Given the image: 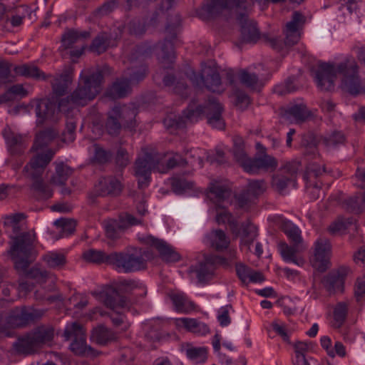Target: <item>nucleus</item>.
<instances>
[{"mask_svg":"<svg viewBox=\"0 0 365 365\" xmlns=\"http://www.w3.org/2000/svg\"><path fill=\"white\" fill-rule=\"evenodd\" d=\"M103 76L99 68H86L82 71L78 86L70 97L61 99L58 108L51 99L38 100L36 114L39 123L46 120H56L58 113H68L74 105L85 106L99 93Z\"/></svg>","mask_w":365,"mask_h":365,"instance_id":"nucleus-1","label":"nucleus"},{"mask_svg":"<svg viewBox=\"0 0 365 365\" xmlns=\"http://www.w3.org/2000/svg\"><path fill=\"white\" fill-rule=\"evenodd\" d=\"M359 66L351 56L345 57L338 63H321L313 71L314 81L322 91H331L338 75L341 76V88L352 96L365 93V84L359 76Z\"/></svg>","mask_w":365,"mask_h":365,"instance_id":"nucleus-2","label":"nucleus"},{"mask_svg":"<svg viewBox=\"0 0 365 365\" xmlns=\"http://www.w3.org/2000/svg\"><path fill=\"white\" fill-rule=\"evenodd\" d=\"M26 217L23 212L6 215L1 217L5 232L11 239L9 254L18 270H25L29 263L35 233L26 232Z\"/></svg>","mask_w":365,"mask_h":365,"instance_id":"nucleus-3","label":"nucleus"},{"mask_svg":"<svg viewBox=\"0 0 365 365\" xmlns=\"http://www.w3.org/2000/svg\"><path fill=\"white\" fill-rule=\"evenodd\" d=\"M56 135V133L51 129L41 131L36 135L35 142L31 148V151L36 152V154L24 168L25 175L34 180L31 188L36 197L40 199H48L53 195L52 190L43 182L41 176L55 153L51 149H47L45 151H43V149Z\"/></svg>","mask_w":365,"mask_h":365,"instance_id":"nucleus-4","label":"nucleus"},{"mask_svg":"<svg viewBox=\"0 0 365 365\" xmlns=\"http://www.w3.org/2000/svg\"><path fill=\"white\" fill-rule=\"evenodd\" d=\"M222 106L214 97L209 98L204 105L195 106L192 102L187 110L182 113V115L177 116L171 113L168 115L163 123L168 128H183L187 122H197L202 117H206L207 123L212 128L222 130L225 128V123L222 118Z\"/></svg>","mask_w":365,"mask_h":365,"instance_id":"nucleus-5","label":"nucleus"},{"mask_svg":"<svg viewBox=\"0 0 365 365\" xmlns=\"http://www.w3.org/2000/svg\"><path fill=\"white\" fill-rule=\"evenodd\" d=\"M146 252L135 250L133 253L112 252L109 255L102 250L91 249L83 253L85 260L94 263H106L118 272L130 273L145 268L146 261L143 256Z\"/></svg>","mask_w":365,"mask_h":365,"instance_id":"nucleus-6","label":"nucleus"},{"mask_svg":"<svg viewBox=\"0 0 365 365\" xmlns=\"http://www.w3.org/2000/svg\"><path fill=\"white\" fill-rule=\"evenodd\" d=\"M150 53V49L145 46H138L131 57L132 66L128 68L122 78L115 81L107 91V96L111 98L125 97L131 91L130 84L144 79L148 73L147 66L142 63L145 57Z\"/></svg>","mask_w":365,"mask_h":365,"instance_id":"nucleus-7","label":"nucleus"},{"mask_svg":"<svg viewBox=\"0 0 365 365\" xmlns=\"http://www.w3.org/2000/svg\"><path fill=\"white\" fill-rule=\"evenodd\" d=\"M153 170L165 173L169 170V168H167V164L164 165L160 161L158 154L150 152L148 148H143L142 153L136 159L134 166L135 175L138 179L140 188L148 186Z\"/></svg>","mask_w":365,"mask_h":365,"instance_id":"nucleus-8","label":"nucleus"},{"mask_svg":"<svg viewBox=\"0 0 365 365\" xmlns=\"http://www.w3.org/2000/svg\"><path fill=\"white\" fill-rule=\"evenodd\" d=\"M93 294L98 296L105 306L113 312L110 316L113 324L116 327L122 324L124 322V316L121 314V310L128 309L130 305L127 298L120 294L112 287H106L99 293L94 292Z\"/></svg>","mask_w":365,"mask_h":365,"instance_id":"nucleus-9","label":"nucleus"},{"mask_svg":"<svg viewBox=\"0 0 365 365\" xmlns=\"http://www.w3.org/2000/svg\"><path fill=\"white\" fill-rule=\"evenodd\" d=\"M136 111L125 106H115L108 113L105 128L109 135H118L121 128H133Z\"/></svg>","mask_w":365,"mask_h":365,"instance_id":"nucleus-10","label":"nucleus"},{"mask_svg":"<svg viewBox=\"0 0 365 365\" xmlns=\"http://www.w3.org/2000/svg\"><path fill=\"white\" fill-rule=\"evenodd\" d=\"M53 337V330L48 328H38L18 339L14 347L20 354H29L36 351L43 344L49 343Z\"/></svg>","mask_w":365,"mask_h":365,"instance_id":"nucleus-11","label":"nucleus"},{"mask_svg":"<svg viewBox=\"0 0 365 365\" xmlns=\"http://www.w3.org/2000/svg\"><path fill=\"white\" fill-rule=\"evenodd\" d=\"M180 24L181 18L180 15L176 14L165 28L166 36L164 43L161 45L160 53H158L160 63L164 68H170L174 62L175 53L173 45L177 41Z\"/></svg>","mask_w":365,"mask_h":365,"instance_id":"nucleus-12","label":"nucleus"},{"mask_svg":"<svg viewBox=\"0 0 365 365\" xmlns=\"http://www.w3.org/2000/svg\"><path fill=\"white\" fill-rule=\"evenodd\" d=\"M216 220L218 224H228L232 232L238 236L240 235V230L238 224L230 212L227 210L218 212L216 216ZM242 230L241 243L243 245L249 246L251 245L257 236V227L250 220L242 223L240 226Z\"/></svg>","mask_w":365,"mask_h":365,"instance_id":"nucleus-13","label":"nucleus"},{"mask_svg":"<svg viewBox=\"0 0 365 365\" xmlns=\"http://www.w3.org/2000/svg\"><path fill=\"white\" fill-rule=\"evenodd\" d=\"M189 78L196 86L204 85L209 91L213 93H221L225 88L222 83L220 74L213 62L202 64L201 73L197 74L192 71Z\"/></svg>","mask_w":365,"mask_h":365,"instance_id":"nucleus-14","label":"nucleus"},{"mask_svg":"<svg viewBox=\"0 0 365 365\" xmlns=\"http://www.w3.org/2000/svg\"><path fill=\"white\" fill-rule=\"evenodd\" d=\"M64 336L66 340L73 338L70 348L75 354L82 356L96 355V351L86 345L85 330L80 324L73 322L67 325L64 331Z\"/></svg>","mask_w":365,"mask_h":365,"instance_id":"nucleus-15","label":"nucleus"},{"mask_svg":"<svg viewBox=\"0 0 365 365\" xmlns=\"http://www.w3.org/2000/svg\"><path fill=\"white\" fill-rule=\"evenodd\" d=\"M331 245L327 238L319 237L314 244V256L311 260L312 266L319 272H324L329 265Z\"/></svg>","mask_w":365,"mask_h":365,"instance_id":"nucleus-16","label":"nucleus"},{"mask_svg":"<svg viewBox=\"0 0 365 365\" xmlns=\"http://www.w3.org/2000/svg\"><path fill=\"white\" fill-rule=\"evenodd\" d=\"M37 317L36 311L31 307H15L9 312L6 323L9 328L22 327L34 321Z\"/></svg>","mask_w":365,"mask_h":365,"instance_id":"nucleus-17","label":"nucleus"},{"mask_svg":"<svg viewBox=\"0 0 365 365\" xmlns=\"http://www.w3.org/2000/svg\"><path fill=\"white\" fill-rule=\"evenodd\" d=\"M326 173L324 167L315 163L307 167L306 173L304 175L306 182V190L312 200H317L319 197L322 182L316 181V179L321 177Z\"/></svg>","mask_w":365,"mask_h":365,"instance_id":"nucleus-18","label":"nucleus"},{"mask_svg":"<svg viewBox=\"0 0 365 365\" xmlns=\"http://www.w3.org/2000/svg\"><path fill=\"white\" fill-rule=\"evenodd\" d=\"M140 241L146 245L155 248L161 258L167 262H175L180 260V255L165 241L155 238L152 235L142 237Z\"/></svg>","mask_w":365,"mask_h":365,"instance_id":"nucleus-19","label":"nucleus"},{"mask_svg":"<svg viewBox=\"0 0 365 365\" xmlns=\"http://www.w3.org/2000/svg\"><path fill=\"white\" fill-rule=\"evenodd\" d=\"M237 19L240 26V42L255 43L259 39L260 34L255 21L245 13L239 14Z\"/></svg>","mask_w":365,"mask_h":365,"instance_id":"nucleus-20","label":"nucleus"},{"mask_svg":"<svg viewBox=\"0 0 365 365\" xmlns=\"http://www.w3.org/2000/svg\"><path fill=\"white\" fill-rule=\"evenodd\" d=\"M305 22V17L299 11H294L292 19L287 23L284 30L286 45L296 44L300 39L302 28Z\"/></svg>","mask_w":365,"mask_h":365,"instance_id":"nucleus-21","label":"nucleus"},{"mask_svg":"<svg viewBox=\"0 0 365 365\" xmlns=\"http://www.w3.org/2000/svg\"><path fill=\"white\" fill-rule=\"evenodd\" d=\"M140 221L134 217L132 215L125 214L120 217V220H108L105 222L104 227L106 236L115 240L120 237V233L129 226L136 225Z\"/></svg>","mask_w":365,"mask_h":365,"instance_id":"nucleus-22","label":"nucleus"},{"mask_svg":"<svg viewBox=\"0 0 365 365\" xmlns=\"http://www.w3.org/2000/svg\"><path fill=\"white\" fill-rule=\"evenodd\" d=\"M220 259L216 255H206L204 260L190 267V272L195 273L199 282L209 279L214 274L216 264Z\"/></svg>","mask_w":365,"mask_h":365,"instance_id":"nucleus-23","label":"nucleus"},{"mask_svg":"<svg viewBox=\"0 0 365 365\" xmlns=\"http://www.w3.org/2000/svg\"><path fill=\"white\" fill-rule=\"evenodd\" d=\"M278 250L283 260L287 263H293L299 267L304 264V259L299 254L304 250L302 244L280 242Z\"/></svg>","mask_w":365,"mask_h":365,"instance_id":"nucleus-24","label":"nucleus"},{"mask_svg":"<svg viewBox=\"0 0 365 365\" xmlns=\"http://www.w3.org/2000/svg\"><path fill=\"white\" fill-rule=\"evenodd\" d=\"M209 197L218 207L221 205L231 195L230 182L226 180H217L210 182L209 187Z\"/></svg>","mask_w":365,"mask_h":365,"instance_id":"nucleus-25","label":"nucleus"},{"mask_svg":"<svg viewBox=\"0 0 365 365\" xmlns=\"http://www.w3.org/2000/svg\"><path fill=\"white\" fill-rule=\"evenodd\" d=\"M202 150L200 148H192L185 153V157L183 158L178 153H175L167 161V168L171 169L178 165H184L187 163L192 165L197 164L200 168L202 167V158L200 156Z\"/></svg>","mask_w":365,"mask_h":365,"instance_id":"nucleus-26","label":"nucleus"},{"mask_svg":"<svg viewBox=\"0 0 365 365\" xmlns=\"http://www.w3.org/2000/svg\"><path fill=\"white\" fill-rule=\"evenodd\" d=\"M233 9H245L246 0H212L206 6V11L212 16L218 15L224 11Z\"/></svg>","mask_w":365,"mask_h":365,"instance_id":"nucleus-27","label":"nucleus"},{"mask_svg":"<svg viewBox=\"0 0 365 365\" xmlns=\"http://www.w3.org/2000/svg\"><path fill=\"white\" fill-rule=\"evenodd\" d=\"M96 191L100 195L120 194L122 190L120 182L114 177L108 176L101 178L95 185Z\"/></svg>","mask_w":365,"mask_h":365,"instance_id":"nucleus-28","label":"nucleus"},{"mask_svg":"<svg viewBox=\"0 0 365 365\" xmlns=\"http://www.w3.org/2000/svg\"><path fill=\"white\" fill-rule=\"evenodd\" d=\"M248 163L249 165H246L245 172L250 174L257 173L261 170H274L277 166L275 158L268 155L252 158Z\"/></svg>","mask_w":365,"mask_h":365,"instance_id":"nucleus-29","label":"nucleus"},{"mask_svg":"<svg viewBox=\"0 0 365 365\" xmlns=\"http://www.w3.org/2000/svg\"><path fill=\"white\" fill-rule=\"evenodd\" d=\"M4 136L11 154H20L26 148V145L25 136L15 133L10 130H5L4 131Z\"/></svg>","mask_w":365,"mask_h":365,"instance_id":"nucleus-30","label":"nucleus"},{"mask_svg":"<svg viewBox=\"0 0 365 365\" xmlns=\"http://www.w3.org/2000/svg\"><path fill=\"white\" fill-rule=\"evenodd\" d=\"M73 69L67 68L58 78L52 83L53 92L56 97L63 96L68 90L73 79Z\"/></svg>","mask_w":365,"mask_h":365,"instance_id":"nucleus-31","label":"nucleus"},{"mask_svg":"<svg viewBox=\"0 0 365 365\" xmlns=\"http://www.w3.org/2000/svg\"><path fill=\"white\" fill-rule=\"evenodd\" d=\"M207 243L217 251L227 249L230 245V239L225 232L221 230H215L206 237Z\"/></svg>","mask_w":365,"mask_h":365,"instance_id":"nucleus-32","label":"nucleus"},{"mask_svg":"<svg viewBox=\"0 0 365 365\" xmlns=\"http://www.w3.org/2000/svg\"><path fill=\"white\" fill-rule=\"evenodd\" d=\"M179 327H183L187 331L199 335H205L210 329L207 324L192 318H180L176 320Z\"/></svg>","mask_w":365,"mask_h":365,"instance_id":"nucleus-33","label":"nucleus"},{"mask_svg":"<svg viewBox=\"0 0 365 365\" xmlns=\"http://www.w3.org/2000/svg\"><path fill=\"white\" fill-rule=\"evenodd\" d=\"M238 78L243 85L253 90L259 89L264 85L262 75H257L247 70L240 71Z\"/></svg>","mask_w":365,"mask_h":365,"instance_id":"nucleus-34","label":"nucleus"},{"mask_svg":"<svg viewBox=\"0 0 365 365\" xmlns=\"http://www.w3.org/2000/svg\"><path fill=\"white\" fill-rule=\"evenodd\" d=\"M310 115L307 106L304 104L290 106L284 112V118L287 120L302 122L305 120Z\"/></svg>","mask_w":365,"mask_h":365,"instance_id":"nucleus-35","label":"nucleus"},{"mask_svg":"<svg viewBox=\"0 0 365 365\" xmlns=\"http://www.w3.org/2000/svg\"><path fill=\"white\" fill-rule=\"evenodd\" d=\"M170 297L178 312L187 313L195 309L194 303L184 293H172Z\"/></svg>","mask_w":365,"mask_h":365,"instance_id":"nucleus-36","label":"nucleus"},{"mask_svg":"<svg viewBox=\"0 0 365 365\" xmlns=\"http://www.w3.org/2000/svg\"><path fill=\"white\" fill-rule=\"evenodd\" d=\"M17 76L35 79H46V76L37 66L33 64H22L15 66L14 68Z\"/></svg>","mask_w":365,"mask_h":365,"instance_id":"nucleus-37","label":"nucleus"},{"mask_svg":"<svg viewBox=\"0 0 365 365\" xmlns=\"http://www.w3.org/2000/svg\"><path fill=\"white\" fill-rule=\"evenodd\" d=\"M233 155L236 161L243 168L245 171L246 165H249V161L252 158L247 157L245 150L244 142L240 137H235L233 140Z\"/></svg>","mask_w":365,"mask_h":365,"instance_id":"nucleus-38","label":"nucleus"},{"mask_svg":"<svg viewBox=\"0 0 365 365\" xmlns=\"http://www.w3.org/2000/svg\"><path fill=\"white\" fill-rule=\"evenodd\" d=\"M91 339L97 344L104 345L114 341L116 336L111 330L104 327H98L93 330Z\"/></svg>","mask_w":365,"mask_h":365,"instance_id":"nucleus-39","label":"nucleus"},{"mask_svg":"<svg viewBox=\"0 0 365 365\" xmlns=\"http://www.w3.org/2000/svg\"><path fill=\"white\" fill-rule=\"evenodd\" d=\"M29 92L24 88L22 84H16L11 86L5 93L0 97V103L12 101L17 98H24L27 96Z\"/></svg>","mask_w":365,"mask_h":365,"instance_id":"nucleus-40","label":"nucleus"},{"mask_svg":"<svg viewBox=\"0 0 365 365\" xmlns=\"http://www.w3.org/2000/svg\"><path fill=\"white\" fill-rule=\"evenodd\" d=\"M89 36L88 31H78L76 30H68L62 36L61 43L64 48H71L73 44L80 39L86 38Z\"/></svg>","mask_w":365,"mask_h":365,"instance_id":"nucleus-41","label":"nucleus"},{"mask_svg":"<svg viewBox=\"0 0 365 365\" xmlns=\"http://www.w3.org/2000/svg\"><path fill=\"white\" fill-rule=\"evenodd\" d=\"M282 230L292 243L302 244L301 230L292 222L288 220L283 221Z\"/></svg>","mask_w":365,"mask_h":365,"instance_id":"nucleus-42","label":"nucleus"},{"mask_svg":"<svg viewBox=\"0 0 365 365\" xmlns=\"http://www.w3.org/2000/svg\"><path fill=\"white\" fill-rule=\"evenodd\" d=\"M348 313V304L341 302L336 304L334 309V322L332 326L334 328H340L344 323Z\"/></svg>","mask_w":365,"mask_h":365,"instance_id":"nucleus-43","label":"nucleus"},{"mask_svg":"<svg viewBox=\"0 0 365 365\" xmlns=\"http://www.w3.org/2000/svg\"><path fill=\"white\" fill-rule=\"evenodd\" d=\"M71 173L72 170L66 165L63 163L56 164V173L51 178V182L56 185H63L66 182Z\"/></svg>","mask_w":365,"mask_h":365,"instance_id":"nucleus-44","label":"nucleus"},{"mask_svg":"<svg viewBox=\"0 0 365 365\" xmlns=\"http://www.w3.org/2000/svg\"><path fill=\"white\" fill-rule=\"evenodd\" d=\"M296 170H292L289 176L284 175H277L272 178V185L278 191L282 192L289 184L295 183L294 173Z\"/></svg>","mask_w":365,"mask_h":365,"instance_id":"nucleus-45","label":"nucleus"},{"mask_svg":"<svg viewBox=\"0 0 365 365\" xmlns=\"http://www.w3.org/2000/svg\"><path fill=\"white\" fill-rule=\"evenodd\" d=\"M323 284L329 292L343 291L344 284L341 279H339L333 272L324 278Z\"/></svg>","mask_w":365,"mask_h":365,"instance_id":"nucleus-46","label":"nucleus"},{"mask_svg":"<svg viewBox=\"0 0 365 365\" xmlns=\"http://www.w3.org/2000/svg\"><path fill=\"white\" fill-rule=\"evenodd\" d=\"M43 259L49 267L60 268L66 263V257L63 254L51 252L43 256Z\"/></svg>","mask_w":365,"mask_h":365,"instance_id":"nucleus-47","label":"nucleus"},{"mask_svg":"<svg viewBox=\"0 0 365 365\" xmlns=\"http://www.w3.org/2000/svg\"><path fill=\"white\" fill-rule=\"evenodd\" d=\"M109 46L108 35L103 33L97 36L93 41L91 49L98 54L103 53Z\"/></svg>","mask_w":365,"mask_h":365,"instance_id":"nucleus-48","label":"nucleus"},{"mask_svg":"<svg viewBox=\"0 0 365 365\" xmlns=\"http://www.w3.org/2000/svg\"><path fill=\"white\" fill-rule=\"evenodd\" d=\"M54 225L61 229L62 236L66 237L73 233L76 222L71 219L61 218L54 222Z\"/></svg>","mask_w":365,"mask_h":365,"instance_id":"nucleus-49","label":"nucleus"},{"mask_svg":"<svg viewBox=\"0 0 365 365\" xmlns=\"http://www.w3.org/2000/svg\"><path fill=\"white\" fill-rule=\"evenodd\" d=\"M172 188L177 194H181L192 187V182L184 178L174 177L172 179Z\"/></svg>","mask_w":365,"mask_h":365,"instance_id":"nucleus-50","label":"nucleus"},{"mask_svg":"<svg viewBox=\"0 0 365 365\" xmlns=\"http://www.w3.org/2000/svg\"><path fill=\"white\" fill-rule=\"evenodd\" d=\"M187 356L195 363L204 362L207 359V351L202 347H192L186 350Z\"/></svg>","mask_w":365,"mask_h":365,"instance_id":"nucleus-51","label":"nucleus"},{"mask_svg":"<svg viewBox=\"0 0 365 365\" xmlns=\"http://www.w3.org/2000/svg\"><path fill=\"white\" fill-rule=\"evenodd\" d=\"M266 190V184L263 180H250L246 190L256 200Z\"/></svg>","mask_w":365,"mask_h":365,"instance_id":"nucleus-52","label":"nucleus"},{"mask_svg":"<svg viewBox=\"0 0 365 365\" xmlns=\"http://www.w3.org/2000/svg\"><path fill=\"white\" fill-rule=\"evenodd\" d=\"M118 5V0H110L104 3L93 11V16L98 18L106 16L112 12Z\"/></svg>","mask_w":365,"mask_h":365,"instance_id":"nucleus-53","label":"nucleus"},{"mask_svg":"<svg viewBox=\"0 0 365 365\" xmlns=\"http://www.w3.org/2000/svg\"><path fill=\"white\" fill-rule=\"evenodd\" d=\"M349 205L353 212H361L365 208V192L350 198Z\"/></svg>","mask_w":365,"mask_h":365,"instance_id":"nucleus-54","label":"nucleus"},{"mask_svg":"<svg viewBox=\"0 0 365 365\" xmlns=\"http://www.w3.org/2000/svg\"><path fill=\"white\" fill-rule=\"evenodd\" d=\"M236 200L240 207L247 209L255 202V199L245 190L236 196Z\"/></svg>","mask_w":365,"mask_h":365,"instance_id":"nucleus-55","label":"nucleus"},{"mask_svg":"<svg viewBox=\"0 0 365 365\" xmlns=\"http://www.w3.org/2000/svg\"><path fill=\"white\" fill-rule=\"evenodd\" d=\"M345 140V137L341 132L334 131L324 138V141L328 146H336L342 144Z\"/></svg>","mask_w":365,"mask_h":365,"instance_id":"nucleus-56","label":"nucleus"},{"mask_svg":"<svg viewBox=\"0 0 365 365\" xmlns=\"http://www.w3.org/2000/svg\"><path fill=\"white\" fill-rule=\"evenodd\" d=\"M76 125L73 120L67 122L66 129L62 133V140L65 143H71L75 140Z\"/></svg>","mask_w":365,"mask_h":365,"instance_id":"nucleus-57","label":"nucleus"},{"mask_svg":"<svg viewBox=\"0 0 365 365\" xmlns=\"http://www.w3.org/2000/svg\"><path fill=\"white\" fill-rule=\"evenodd\" d=\"M231 309L230 306H225L222 307L218 310L217 319L220 324L222 327H226L229 325L231 322V319L229 315L230 309Z\"/></svg>","mask_w":365,"mask_h":365,"instance_id":"nucleus-58","label":"nucleus"},{"mask_svg":"<svg viewBox=\"0 0 365 365\" xmlns=\"http://www.w3.org/2000/svg\"><path fill=\"white\" fill-rule=\"evenodd\" d=\"M94 150L93 159L98 163H104L110 158V153L98 145L94 146Z\"/></svg>","mask_w":365,"mask_h":365,"instance_id":"nucleus-59","label":"nucleus"},{"mask_svg":"<svg viewBox=\"0 0 365 365\" xmlns=\"http://www.w3.org/2000/svg\"><path fill=\"white\" fill-rule=\"evenodd\" d=\"M11 64L0 61V86L10 81Z\"/></svg>","mask_w":365,"mask_h":365,"instance_id":"nucleus-60","label":"nucleus"},{"mask_svg":"<svg viewBox=\"0 0 365 365\" xmlns=\"http://www.w3.org/2000/svg\"><path fill=\"white\" fill-rule=\"evenodd\" d=\"M123 285L133 289L139 290L138 292H136V295H140L141 297H144L147 294V290L145 287H144L142 284L133 281V280H126L123 282Z\"/></svg>","mask_w":365,"mask_h":365,"instance_id":"nucleus-61","label":"nucleus"},{"mask_svg":"<svg viewBox=\"0 0 365 365\" xmlns=\"http://www.w3.org/2000/svg\"><path fill=\"white\" fill-rule=\"evenodd\" d=\"M130 162L128 152L123 148H119L116 155V163L121 168L126 167Z\"/></svg>","mask_w":365,"mask_h":365,"instance_id":"nucleus-62","label":"nucleus"},{"mask_svg":"<svg viewBox=\"0 0 365 365\" xmlns=\"http://www.w3.org/2000/svg\"><path fill=\"white\" fill-rule=\"evenodd\" d=\"M129 31L132 34L141 35L145 31V24L140 21H133L129 24Z\"/></svg>","mask_w":365,"mask_h":365,"instance_id":"nucleus-63","label":"nucleus"},{"mask_svg":"<svg viewBox=\"0 0 365 365\" xmlns=\"http://www.w3.org/2000/svg\"><path fill=\"white\" fill-rule=\"evenodd\" d=\"M354 294L358 301L365 294V276L357 279L354 287Z\"/></svg>","mask_w":365,"mask_h":365,"instance_id":"nucleus-64","label":"nucleus"}]
</instances>
